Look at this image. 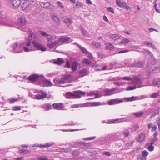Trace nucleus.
<instances>
[{"label": "nucleus", "mask_w": 160, "mask_h": 160, "mask_svg": "<svg viewBox=\"0 0 160 160\" xmlns=\"http://www.w3.org/2000/svg\"><path fill=\"white\" fill-rule=\"evenodd\" d=\"M9 49L12 52L15 53H20L23 50V45L22 43L16 42L11 45Z\"/></svg>", "instance_id": "obj_3"}, {"label": "nucleus", "mask_w": 160, "mask_h": 160, "mask_svg": "<svg viewBox=\"0 0 160 160\" xmlns=\"http://www.w3.org/2000/svg\"><path fill=\"white\" fill-rule=\"evenodd\" d=\"M64 62V60L62 58H58L54 60V63L58 65H62Z\"/></svg>", "instance_id": "obj_21"}, {"label": "nucleus", "mask_w": 160, "mask_h": 160, "mask_svg": "<svg viewBox=\"0 0 160 160\" xmlns=\"http://www.w3.org/2000/svg\"><path fill=\"white\" fill-rule=\"evenodd\" d=\"M51 107V105L49 103L46 104L42 106V107L46 111H48L50 109Z\"/></svg>", "instance_id": "obj_31"}, {"label": "nucleus", "mask_w": 160, "mask_h": 160, "mask_svg": "<svg viewBox=\"0 0 160 160\" xmlns=\"http://www.w3.org/2000/svg\"><path fill=\"white\" fill-rule=\"evenodd\" d=\"M77 125V124L76 123H74L73 122H70L68 124H64L63 125H62V126H75Z\"/></svg>", "instance_id": "obj_54"}, {"label": "nucleus", "mask_w": 160, "mask_h": 160, "mask_svg": "<svg viewBox=\"0 0 160 160\" xmlns=\"http://www.w3.org/2000/svg\"><path fill=\"white\" fill-rule=\"evenodd\" d=\"M78 63L76 62H73L71 66V68L72 70L73 71H75L76 70L78 67Z\"/></svg>", "instance_id": "obj_29"}, {"label": "nucleus", "mask_w": 160, "mask_h": 160, "mask_svg": "<svg viewBox=\"0 0 160 160\" xmlns=\"http://www.w3.org/2000/svg\"><path fill=\"white\" fill-rule=\"evenodd\" d=\"M92 44L94 45L95 47L97 48H99L101 45L100 42H92Z\"/></svg>", "instance_id": "obj_52"}, {"label": "nucleus", "mask_w": 160, "mask_h": 160, "mask_svg": "<svg viewBox=\"0 0 160 160\" xmlns=\"http://www.w3.org/2000/svg\"><path fill=\"white\" fill-rule=\"evenodd\" d=\"M82 104V107H92V102H87Z\"/></svg>", "instance_id": "obj_34"}, {"label": "nucleus", "mask_w": 160, "mask_h": 160, "mask_svg": "<svg viewBox=\"0 0 160 160\" xmlns=\"http://www.w3.org/2000/svg\"><path fill=\"white\" fill-rule=\"evenodd\" d=\"M107 11L112 13H114V11L113 9L111 7H109L107 9Z\"/></svg>", "instance_id": "obj_59"}, {"label": "nucleus", "mask_w": 160, "mask_h": 160, "mask_svg": "<svg viewBox=\"0 0 160 160\" xmlns=\"http://www.w3.org/2000/svg\"><path fill=\"white\" fill-rule=\"evenodd\" d=\"M74 93L71 92H67L65 95V98H79L81 97V95H85V92L81 90L75 91Z\"/></svg>", "instance_id": "obj_2"}, {"label": "nucleus", "mask_w": 160, "mask_h": 160, "mask_svg": "<svg viewBox=\"0 0 160 160\" xmlns=\"http://www.w3.org/2000/svg\"><path fill=\"white\" fill-rule=\"evenodd\" d=\"M130 42V40L127 38H124L121 41V46L128 43Z\"/></svg>", "instance_id": "obj_35"}, {"label": "nucleus", "mask_w": 160, "mask_h": 160, "mask_svg": "<svg viewBox=\"0 0 160 160\" xmlns=\"http://www.w3.org/2000/svg\"><path fill=\"white\" fill-rule=\"evenodd\" d=\"M145 139V133L144 132L139 134L138 137L136 138L137 142L141 143L144 142Z\"/></svg>", "instance_id": "obj_14"}, {"label": "nucleus", "mask_w": 160, "mask_h": 160, "mask_svg": "<svg viewBox=\"0 0 160 160\" xmlns=\"http://www.w3.org/2000/svg\"><path fill=\"white\" fill-rule=\"evenodd\" d=\"M106 48L107 49L110 50L114 48V47L111 43H108L106 44Z\"/></svg>", "instance_id": "obj_33"}, {"label": "nucleus", "mask_w": 160, "mask_h": 160, "mask_svg": "<svg viewBox=\"0 0 160 160\" xmlns=\"http://www.w3.org/2000/svg\"><path fill=\"white\" fill-rule=\"evenodd\" d=\"M76 5L78 8H79V7H82L83 6V5L82 3L79 2L78 1L76 3Z\"/></svg>", "instance_id": "obj_58"}, {"label": "nucleus", "mask_w": 160, "mask_h": 160, "mask_svg": "<svg viewBox=\"0 0 160 160\" xmlns=\"http://www.w3.org/2000/svg\"><path fill=\"white\" fill-rule=\"evenodd\" d=\"M125 145L127 147L131 146L132 145L133 143V140L125 141L124 142Z\"/></svg>", "instance_id": "obj_27"}, {"label": "nucleus", "mask_w": 160, "mask_h": 160, "mask_svg": "<svg viewBox=\"0 0 160 160\" xmlns=\"http://www.w3.org/2000/svg\"><path fill=\"white\" fill-rule=\"evenodd\" d=\"M96 140L101 145L107 144L112 142L111 136L110 134L98 138Z\"/></svg>", "instance_id": "obj_4"}, {"label": "nucleus", "mask_w": 160, "mask_h": 160, "mask_svg": "<svg viewBox=\"0 0 160 160\" xmlns=\"http://www.w3.org/2000/svg\"><path fill=\"white\" fill-rule=\"evenodd\" d=\"M47 44L48 46L50 48H53L56 45L55 44V42L53 43L51 39L47 38Z\"/></svg>", "instance_id": "obj_18"}, {"label": "nucleus", "mask_w": 160, "mask_h": 160, "mask_svg": "<svg viewBox=\"0 0 160 160\" xmlns=\"http://www.w3.org/2000/svg\"><path fill=\"white\" fill-rule=\"evenodd\" d=\"M52 18L53 19V20L55 21L57 23H59V20L58 16L55 15H53L52 16Z\"/></svg>", "instance_id": "obj_39"}, {"label": "nucleus", "mask_w": 160, "mask_h": 160, "mask_svg": "<svg viewBox=\"0 0 160 160\" xmlns=\"http://www.w3.org/2000/svg\"><path fill=\"white\" fill-rule=\"evenodd\" d=\"M31 40H32L28 39L26 42L25 43V45L26 47H28L30 45Z\"/></svg>", "instance_id": "obj_55"}, {"label": "nucleus", "mask_w": 160, "mask_h": 160, "mask_svg": "<svg viewBox=\"0 0 160 160\" xmlns=\"http://www.w3.org/2000/svg\"><path fill=\"white\" fill-rule=\"evenodd\" d=\"M43 87H49L52 85V82L50 80H45L42 82Z\"/></svg>", "instance_id": "obj_24"}, {"label": "nucleus", "mask_w": 160, "mask_h": 160, "mask_svg": "<svg viewBox=\"0 0 160 160\" xmlns=\"http://www.w3.org/2000/svg\"><path fill=\"white\" fill-rule=\"evenodd\" d=\"M144 64L140 61H135L134 63L130 62L127 65L129 67H137L141 68L143 67Z\"/></svg>", "instance_id": "obj_10"}, {"label": "nucleus", "mask_w": 160, "mask_h": 160, "mask_svg": "<svg viewBox=\"0 0 160 160\" xmlns=\"http://www.w3.org/2000/svg\"><path fill=\"white\" fill-rule=\"evenodd\" d=\"M133 83L134 84H138L141 83L142 80L141 78L138 76H135L132 79Z\"/></svg>", "instance_id": "obj_19"}, {"label": "nucleus", "mask_w": 160, "mask_h": 160, "mask_svg": "<svg viewBox=\"0 0 160 160\" xmlns=\"http://www.w3.org/2000/svg\"><path fill=\"white\" fill-rule=\"evenodd\" d=\"M122 5L124 8L127 10H128L129 9H130L131 10V8H130L128 6H127L126 3H123L122 5L121 4V7Z\"/></svg>", "instance_id": "obj_50"}, {"label": "nucleus", "mask_w": 160, "mask_h": 160, "mask_svg": "<svg viewBox=\"0 0 160 160\" xmlns=\"http://www.w3.org/2000/svg\"><path fill=\"white\" fill-rule=\"evenodd\" d=\"M39 93H40L41 94H40L41 95H44V96L43 97V98H45L47 97V93L46 92L43 90H40L39 91Z\"/></svg>", "instance_id": "obj_44"}, {"label": "nucleus", "mask_w": 160, "mask_h": 160, "mask_svg": "<svg viewBox=\"0 0 160 160\" xmlns=\"http://www.w3.org/2000/svg\"><path fill=\"white\" fill-rule=\"evenodd\" d=\"M144 112L142 111H140L134 113V115L136 117H141L143 114Z\"/></svg>", "instance_id": "obj_43"}, {"label": "nucleus", "mask_w": 160, "mask_h": 160, "mask_svg": "<svg viewBox=\"0 0 160 160\" xmlns=\"http://www.w3.org/2000/svg\"><path fill=\"white\" fill-rule=\"evenodd\" d=\"M153 84L157 87H159L160 86V78H154L153 80Z\"/></svg>", "instance_id": "obj_25"}, {"label": "nucleus", "mask_w": 160, "mask_h": 160, "mask_svg": "<svg viewBox=\"0 0 160 160\" xmlns=\"http://www.w3.org/2000/svg\"><path fill=\"white\" fill-rule=\"evenodd\" d=\"M18 22L19 23L20 29L24 32L27 31L28 28L26 25V19L25 17H21L18 19Z\"/></svg>", "instance_id": "obj_7"}, {"label": "nucleus", "mask_w": 160, "mask_h": 160, "mask_svg": "<svg viewBox=\"0 0 160 160\" xmlns=\"http://www.w3.org/2000/svg\"><path fill=\"white\" fill-rule=\"evenodd\" d=\"M44 78V76L42 75H38L36 74H33L30 75L28 78L29 81L34 82L38 80L40 81L43 80Z\"/></svg>", "instance_id": "obj_5"}, {"label": "nucleus", "mask_w": 160, "mask_h": 160, "mask_svg": "<svg viewBox=\"0 0 160 160\" xmlns=\"http://www.w3.org/2000/svg\"><path fill=\"white\" fill-rule=\"evenodd\" d=\"M129 132L128 130L127 129L124 130L123 132V134L122 135V136L127 137L129 136Z\"/></svg>", "instance_id": "obj_36"}, {"label": "nucleus", "mask_w": 160, "mask_h": 160, "mask_svg": "<svg viewBox=\"0 0 160 160\" xmlns=\"http://www.w3.org/2000/svg\"><path fill=\"white\" fill-rule=\"evenodd\" d=\"M21 1H10V3L14 8H18L21 3Z\"/></svg>", "instance_id": "obj_17"}, {"label": "nucleus", "mask_w": 160, "mask_h": 160, "mask_svg": "<svg viewBox=\"0 0 160 160\" xmlns=\"http://www.w3.org/2000/svg\"><path fill=\"white\" fill-rule=\"evenodd\" d=\"M44 95H41L40 94H37L35 95V99L38 100H40L44 99L43 98Z\"/></svg>", "instance_id": "obj_47"}, {"label": "nucleus", "mask_w": 160, "mask_h": 160, "mask_svg": "<svg viewBox=\"0 0 160 160\" xmlns=\"http://www.w3.org/2000/svg\"><path fill=\"white\" fill-rule=\"evenodd\" d=\"M120 103V99H112L108 101V104L109 105H112L115 104L119 103Z\"/></svg>", "instance_id": "obj_20"}, {"label": "nucleus", "mask_w": 160, "mask_h": 160, "mask_svg": "<svg viewBox=\"0 0 160 160\" xmlns=\"http://www.w3.org/2000/svg\"><path fill=\"white\" fill-rule=\"evenodd\" d=\"M147 149L149 151L152 152L154 150V147L152 145H148Z\"/></svg>", "instance_id": "obj_56"}, {"label": "nucleus", "mask_w": 160, "mask_h": 160, "mask_svg": "<svg viewBox=\"0 0 160 160\" xmlns=\"http://www.w3.org/2000/svg\"><path fill=\"white\" fill-rule=\"evenodd\" d=\"M64 38H59L58 40L57 41H55V44L56 45H58L60 43L65 42Z\"/></svg>", "instance_id": "obj_37"}, {"label": "nucleus", "mask_w": 160, "mask_h": 160, "mask_svg": "<svg viewBox=\"0 0 160 160\" xmlns=\"http://www.w3.org/2000/svg\"><path fill=\"white\" fill-rule=\"evenodd\" d=\"M32 43L34 47L35 48V50H41L43 52L46 50V48L35 40L32 41Z\"/></svg>", "instance_id": "obj_9"}, {"label": "nucleus", "mask_w": 160, "mask_h": 160, "mask_svg": "<svg viewBox=\"0 0 160 160\" xmlns=\"http://www.w3.org/2000/svg\"><path fill=\"white\" fill-rule=\"evenodd\" d=\"M72 155L75 156L78 155L79 154V151L77 149H75L72 152Z\"/></svg>", "instance_id": "obj_45"}, {"label": "nucleus", "mask_w": 160, "mask_h": 160, "mask_svg": "<svg viewBox=\"0 0 160 160\" xmlns=\"http://www.w3.org/2000/svg\"><path fill=\"white\" fill-rule=\"evenodd\" d=\"M52 106L53 108L58 110H62L64 108L63 104L62 103H55L53 104Z\"/></svg>", "instance_id": "obj_16"}, {"label": "nucleus", "mask_w": 160, "mask_h": 160, "mask_svg": "<svg viewBox=\"0 0 160 160\" xmlns=\"http://www.w3.org/2000/svg\"><path fill=\"white\" fill-rule=\"evenodd\" d=\"M80 77H82L87 75L89 73L88 70L86 68H84L80 69L78 71Z\"/></svg>", "instance_id": "obj_15"}, {"label": "nucleus", "mask_w": 160, "mask_h": 160, "mask_svg": "<svg viewBox=\"0 0 160 160\" xmlns=\"http://www.w3.org/2000/svg\"><path fill=\"white\" fill-rule=\"evenodd\" d=\"M120 119H109L107 120V124H110L117 123L120 122Z\"/></svg>", "instance_id": "obj_22"}, {"label": "nucleus", "mask_w": 160, "mask_h": 160, "mask_svg": "<svg viewBox=\"0 0 160 160\" xmlns=\"http://www.w3.org/2000/svg\"><path fill=\"white\" fill-rule=\"evenodd\" d=\"M149 154V153L146 150H144L142 152V158H143L144 159H146V157Z\"/></svg>", "instance_id": "obj_38"}, {"label": "nucleus", "mask_w": 160, "mask_h": 160, "mask_svg": "<svg viewBox=\"0 0 160 160\" xmlns=\"http://www.w3.org/2000/svg\"><path fill=\"white\" fill-rule=\"evenodd\" d=\"M118 88L117 87H115L111 89L105 88L103 90V91L104 92V96H109L118 93L119 92V91H118Z\"/></svg>", "instance_id": "obj_6"}, {"label": "nucleus", "mask_w": 160, "mask_h": 160, "mask_svg": "<svg viewBox=\"0 0 160 160\" xmlns=\"http://www.w3.org/2000/svg\"><path fill=\"white\" fill-rule=\"evenodd\" d=\"M40 4L41 7L47 9H54V7L52 5L48 2H41Z\"/></svg>", "instance_id": "obj_11"}, {"label": "nucleus", "mask_w": 160, "mask_h": 160, "mask_svg": "<svg viewBox=\"0 0 160 160\" xmlns=\"http://www.w3.org/2000/svg\"><path fill=\"white\" fill-rule=\"evenodd\" d=\"M65 68H70V63L69 61H67L66 63V65L64 66Z\"/></svg>", "instance_id": "obj_64"}, {"label": "nucleus", "mask_w": 160, "mask_h": 160, "mask_svg": "<svg viewBox=\"0 0 160 160\" xmlns=\"http://www.w3.org/2000/svg\"><path fill=\"white\" fill-rule=\"evenodd\" d=\"M40 33L42 36L48 37V33L43 31H40Z\"/></svg>", "instance_id": "obj_63"}, {"label": "nucleus", "mask_w": 160, "mask_h": 160, "mask_svg": "<svg viewBox=\"0 0 160 160\" xmlns=\"http://www.w3.org/2000/svg\"><path fill=\"white\" fill-rule=\"evenodd\" d=\"M79 107H82V103L72 105L71 107V108H75Z\"/></svg>", "instance_id": "obj_46"}, {"label": "nucleus", "mask_w": 160, "mask_h": 160, "mask_svg": "<svg viewBox=\"0 0 160 160\" xmlns=\"http://www.w3.org/2000/svg\"><path fill=\"white\" fill-rule=\"evenodd\" d=\"M73 44L76 45L80 50L84 54H85L86 53L88 52V51L84 47L82 46L78 43L75 42Z\"/></svg>", "instance_id": "obj_23"}, {"label": "nucleus", "mask_w": 160, "mask_h": 160, "mask_svg": "<svg viewBox=\"0 0 160 160\" xmlns=\"http://www.w3.org/2000/svg\"><path fill=\"white\" fill-rule=\"evenodd\" d=\"M159 92H157L154 93H153L151 95L150 97L152 98H155L158 97L159 96Z\"/></svg>", "instance_id": "obj_42"}, {"label": "nucleus", "mask_w": 160, "mask_h": 160, "mask_svg": "<svg viewBox=\"0 0 160 160\" xmlns=\"http://www.w3.org/2000/svg\"><path fill=\"white\" fill-rule=\"evenodd\" d=\"M18 100V99L16 98H11L9 99V101L10 102V103H14L15 102L17 101Z\"/></svg>", "instance_id": "obj_60"}, {"label": "nucleus", "mask_w": 160, "mask_h": 160, "mask_svg": "<svg viewBox=\"0 0 160 160\" xmlns=\"http://www.w3.org/2000/svg\"><path fill=\"white\" fill-rule=\"evenodd\" d=\"M21 109L20 107L19 106H16L13 108L12 110L13 111H18L20 110Z\"/></svg>", "instance_id": "obj_61"}, {"label": "nucleus", "mask_w": 160, "mask_h": 160, "mask_svg": "<svg viewBox=\"0 0 160 160\" xmlns=\"http://www.w3.org/2000/svg\"><path fill=\"white\" fill-rule=\"evenodd\" d=\"M85 54L87 56L88 58L90 59H92L93 58V56L92 54L88 51V52L86 53Z\"/></svg>", "instance_id": "obj_51"}, {"label": "nucleus", "mask_w": 160, "mask_h": 160, "mask_svg": "<svg viewBox=\"0 0 160 160\" xmlns=\"http://www.w3.org/2000/svg\"><path fill=\"white\" fill-rule=\"evenodd\" d=\"M101 105L100 102H92V106H97Z\"/></svg>", "instance_id": "obj_57"}, {"label": "nucleus", "mask_w": 160, "mask_h": 160, "mask_svg": "<svg viewBox=\"0 0 160 160\" xmlns=\"http://www.w3.org/2000/svg\"><path fill=\"white\" fill-rule=\"evenodd\" d=\"M14 77L16 78L17 80L21 82H23V80L22 79V77L21 76L14 75Z\"/></svg>", "instance_id": "obj_53"}, {"label": "nucleus", "mask_w": 160, "mask_h": 160, "mask_svg": "<svg viewBox=\"0 0 160 160\" xmlns=\"http://www.w3.org/2000/svg\"><path fill=\"white\" fill-rule=\"evenodd\" d=\"M71 76L68 74L58 76L53 80V82L55 85L58 86L70 82Z\"/></svg>", "instance_id": "obj_1"}, {"label": "nucleus", "mask_w": 160, "mask_h": 160, "mask_svg": "<svg viewBox=\"0 0 160 160\" xmlns=\"http://www.w3.org/2000/svg\"><path fill=\"white\" fill-rule=\"evenodd\" d=\"M33 36V32L32 31H29V37L28 38V39L32 40V37Z\"/></svg>", "instance_id": "obj_48"}, {"label": "nucleus", "mask_w": 160, "mask_h": 160, "mask_svg": "<svg viewBox=\"0 0 160 160\" xmlns=\"http://www.w3.org/2000/svg\"><path fill=\"white\" fill-rule=\"evenodd\" d=\"M82 62L87 65H90L92 63L87 58H85L82 61Z\"/></svg>", "instance_id": "obj_30"}, {"label": "nucleus", "mask_w": 160, "mask_h": 160, "mask_svg": "<svg viewBox=\"0 0 160 160\" xmlns=\"http://www.w3.org/2000/svg\"><path fill=\"white\" fill-rule=\"evenodd\" d=\"M29 3L32 4V5L35 7H37L38 6V4L36 2V1H28Z\"/></svg>", "instance_id": "obj_40"}, {"label": "nucleus", "mask_w": 160, "mask_h": 160, "mask_svg": "<svg viewBox=\"0 0 160 160\" xmlns=\"http://www.w3.org/2000/svg\"><path fill=\"white\" fill-rule=\"evenodd\" d=\"M23 50L25 52H29L32 51H35V49H32V48H29L23 46Z\"/></svg>", "instance_id": "obj_41"}, {"label": "nucleus", "mask_w": 160, "mask_h": 160, "mask_svg": "<svg viewBox=\"0 0 160 160\" xmlns=\"http://www.w3.org/2000/svg\"><path fill=\"white\" fill-rule=\"evenodd\" d=\"M55 144L54 142H49L45 144H40V145L36 144H34L32 146L33 147H39L41 148H48L50 147L52 145H53Z\"/></svg>", "instance_id": "obj_13"}, {"label": "nucleus", "mask_w": 160, "mask_h": 160, "mask_svg": "<svg viewBox=\"0 0 160 160\" xmlns=\"http://www.w3.org/2000/svg\"><path fill=\"white\" fill-rule=\"evenodd\" d=\"M63 22L68 27L72 23V19L68 18H66L64 19Z\"/></svg>", "instance_id": "obj_26"}, {"label": "nucleus", "mask_w": 160, "mask_h": 160, "mask_svg": "<svg viewBox=\"0 0 160 160\" xmlns=\"http://www.w3.org/2000/svg\"><path fill=\"white\" fill-rule=\"evenodd\" d=\"M5 25L13 27L14 24L10 22L9 19L7 17L0 18V25Z\"/></svg>", "instance_id": "obj_8"}, {"label": "nucleus", "mask_w": 160, "mask_h": 160, "mask_svg": "<svg viewBox=\"0 0 160 160\" xmlns=\"http://www.w3.org/2000/svg\"><path fill=\"white\" fill-rule=\"evenodd\" d=\"M110 135L111 136L112 142L118 141L120 139V132L119 131Z\"/></svg>", "instance_id": "obj_12"}, {"label": "nucleus", "mask_w": 160, "mask_h": 160, "mask_svg": "<svg viewBox=\"0 0 160 160\" xmlns=\"http://www.w3.org/2000/svg\"><path fill=\"white\" fill-rule=\"evenodd\" d=\"M19 152L20 153H26L27 152H29L28 150H26L24 149H21L19 150Z\"/></svg>", "instance_id": "obj_49"}, {"label": "nucleus", "mask_w": 160, "mask_h": 160, "mask_svg": "<svg viewBox=\"0 0 160 160\" xmlns=\"http://www.w3.org/2000/svg\"><path fill=\"white\" fill-rule=\"evenodd\" d=\"M109 37L110 38L114 40L116 39H118L119 38V37L116 34H112L109 35Z\"/></svg>", "instance_id": "obj_32"}, {"label": "nucleus", "mask_w": 160, "mask_h": 160, "mask_svg": "<svg viewBox=\"0 0 160 160\" xmlns=\"http://www.w3.org/2000/svg\"><path fill=\"white\" fill-rule=\"evenodd\" d=\"M136 87H133V86H130V87H128L126 89V90H127V91H129V90H134L136 88Z\"/></svg>", "instance_id": "obj_62"}, {"label": "nucleus", "mask_w": 160, "mask_h": 160, "mask_svg": "<svg viewBox=\"0 0 160 160\" xmlns=\"http://www.w3.org/2000/svg\"><path fill=\"white\" fill-rule=\"evenodd\" d=\"M138 98L137 97L132 96L131 97L128 98H124L125 101H132L137 100Z\"/></svg>", "instance_id": "obj_28"}]
</instances>
